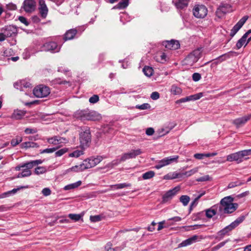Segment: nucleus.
Returning a JSON list of instances; mask_svg holds the SVG:
<instances>
[{
	"instance_id": "09e8293b",
	"label": "nucleus",
	"mask_w": 251,
	"mask_h": 251,
	"mask_svg": "<svg viewBox=\"0 0 251 251\" xmlns=\"http://www.w3.org/2000/svg\"><path fill=\"white\" fill-rule=\"evenodd\" d=\"M91 158L93 160L92 161L94 162L95 166L100 163L102 160V157L101 156H98L96 157H91Z\"/></svg>"
},
{
	"instance_id": "e433bc0d",
	"label": "nucleus",
	"mask_w": 251,
	"mask_h": 251,
	"mask_svg": "<svg viewBox=\"0 0 251 251\" xmlns=\"http://www.w3.org/2000/svg\"><path fill=\"white\" fill-rule=\"evenodd\" d=\"M244 184V182L242 181H240V180H237V181H234V182H231L228 184L227 188L229 189L233 188L236 186H241Z\"/></svg>"
},
{
	"instance_id": "e2e57ef3",
	"label": "nucleus",
	"mask_w": 251,
	"mask_h": 251,
	"mask_svg": "<svg viewBox=\"0 0 251 251\" xmlns=\"http://www.w3.org/2000/svg\"><path fill=\"white\" fill-rule=\"evenodd\" d=\"M37 131V130L36 128H26L25 130V132L26 134H33L36 133Z\"/></svg>"
},
{
	"instance_id": "dca6fc26",
	"label": "nucleus",
	"mask_w": 251,
	"mask_h": 251,
	"mask_svg": "<svg viewBox=\"0 0 251 251\" xmlns=\"http://www.w3.org/2000/svg\"><path fill=\"white\" fill-rule=\"evenodd\" d=\"M39 10L41 17L45 18L48 13V8L44 0H39Z\"/></svg>"
},
{
	"instance_id": "473e14b6",
	"label": "nucleus",
	"mask_w": 251,
	"mask_h": 251,
	"mask_svg": "<svg viewBox=\"0 0 251 251\" xmlns=\"http://www.w3.org/2000/svg\"><path fill=\"white\" fill-rule=\"evenodd\" d=\"M43 162V160L41 159L35 160L33 161H30L27 162V167L29 168H32L35 166H37L39 164H41Z\"/></svg>"
},
{
	"instance_id": "cd10ccee",
	"label": "nucleus",
	"mask_w": 251,
	"mask_h": 251,
	"mask_svg": "<svg viewBox=\"0 0 251 251\" xmlns=\"http://www.w3.org/2000/svg\"><path fill=\"white\" fill-rule=\"evenodd\" d=\"M21 146L22 148L24 149L38 148L39 147L37 143L33 142H25L23 143Z\"/></svg>"
},
{
	"instance_id": "680f3d73",
	"label": "nucleus",
	"mask_w": 251,
	"mask_h": 251,
	"mask_svg": "<svg viewBox=\"0 0 251 251\" xmlns=\"http://www.w3.org/2000/svg\"><path fill=\"white\" fill-rule=\"evenodd\" d=\"M116 186H117V188L118 189H123L125 187H130L131 186V184L129 183H124L117 184Z\"/></svg>"
},
{
	"instance_id": "79ce46f5",
	"label": "nucleus",
	"mask_w": 251,
	"mask_h": 251,
	"mask_svg": "<svg viewBox=\"0 0 251 251\" xmlns=\"http://www.w3.org/2000/svg\"><path fill=\"white\" fill-rule=\"evenodd\" d=\"M162 44L167 50H171L173 48V39L170 41H165L163 42Z\"/></svg>"
},
{
	"instance_id": "5701e85b",
	"label": "nucleus",
	"mask_w": 251,
	"mask_h": 251,
	"mask_svg": "<svg viewBox=\"0 0 251 251\" xmlns=\"http://www.w3.org/2000/svg\"><path fill=\"white\" fill-rule=\"evenodd\" d=\"M183 52V50L181 49L179 42L178 40H174V55L178 56Z\"/></svg>"
},
{
	"instance_id": "20e7f679",
	"label": "nucleus",
	"mask_w": 251,
	"mask_h": 251,
	"mask_svg": "<svg viewBox=\"0 0 251 251\" xmlns=\"http://www.w3.org/2000/svg\"><path fill=\"white\" fill-rule=\"evenodd\" d=\"M200 50H197L190 53L183 61L182 64L187 67H192L201 57Z\"/></svg>"
},
{
	"instance_id": "ddd939ff",
	"label": "nucleus",
	"mask_w": 251,
	"mask_h": 251,
	"mask_svg": "<svg viewBox=\"0 0 251 251\" xmlns=\"http://www.w3.org/2000/svg\"><path fill=\"white\" fill-rule=\"evenodd\" d=\"M36 3L34 0H25L23 2V7L27 13H31L34 11L36 8Z\"/></svg>"
},
{
	"instance_id": "774afa93",
	"label": "nucleus",
	"mask_w": 251,
	"mask_h": 251,
	"mask_svg": "<svg viewBox=\"0 0 251 251\" xmlns=\"http://www.w3.org/2000/svg\"><path fill=\"white\" fill-rule=\"evenodd\" d=\"M52 82L53 84H65L67 82L65 80H62L60 78H56L52 81Z\"/></svg>"
},
{
	"instance_id": "c9c22d12",
	"label": "nucleus",
	"mask_w": 251,
	"mask_h": 251,
	"mask_svg": "<svg viewBox=\"0 0 251 251\" xmlns=\"http://www.w3.org/2000/svg\"><path fill=\"white\" fill-rule=\"evenodd\" d=\"M47 170L45 167L39 166L35 169L34 173L37 175L43 174L47 172Z\"/></svg>"
},
{
	"instance_id": "f704fd0d",
	"label": "nucleus",
	"mask_w": 251,
	"mask_h": 251,
	"mask_svg": "<svg viewBox=\"0 0 251 251\" xmlns=\"http://www.w3.org/2000/svg\"><path fill=\"white\" fill-rule=\"evenodd\" d=\"M173 197V189H170L163 197V201L164 202L168 201L171 200Z\"/></svg>"
},
{
	"instance_id": "6ab92c4d",
	"label": "nucleus",
	"mask_w": 251,
	"mask_h": 251,
	"mask_svg": "<svg viewBox=\"0 0 251 251\" xmlns=\"http://www.w3.org/2000/svg\"><path fill=\"white\" fill-rule=\"evenodd\" d=\"M251 118V115H247L243 117L237 118L234 120L232 123L237 127H240L244 125Z\"/></svg>"
},
{
	"instance_id": "423d86ee",
	"label": "nucleus",
	"mask_w": 251,
	"mask_h": 251,
	"mask_svg": "<svg viewBox=\"0 0 251 251\" xmlns=\"http://www.w3.org/2000/svg\"><path fill=\"white\" fill-rule=\"evenodd\" d=\"M142 153L140 149L132 150L130 152L123 154L120 159H117L112 161V164L117 165L122 162H124L127 159L134 158L137 156Z\"/></svg>"
},
{
	"instance_id": "603ef678",
	"label": "nucleus",
	"mask_w": 251,
	"mask_h": 251,
	"mask_svg": "<svg viewBox=\"0 0 251 251\" xmlns=\"http://www.w3.org/2000/svg\"><path fill=\"white\" fill-rule=\"evenodd\" d=\"M168 226V224H166V221H162L158 223L157 230H160L162 228L164 227H167Z\"/></svg>"
},
{
	"instance_id": "bf43d9fd",
	"label": "nucleus",
	"mask_w": 251,
	"mask_h": 251,
	"mask_svg": "<svg viewBox=\"0 0 251 251\" xmlns=\"http://www.w3.org/2000/svg\"><path fill=\"white\" fill-rule=\"evenodd\" d=\"M226 241L222 242L220 243L219 244H218L217 245H216V246L212 248V251H216L219 250V249H220L221 248L223 247L226 244Z\"/></svg>"
},
{
	"instance_id": "49530a36",
	"label": "nucleus",
	"mask_w": 251,
	"mask_h": 251,
	"mask_svg": "<svg viewBox=\"0 0 251 251\" xmlns=\"http://www.w3.org/2000/svg\"><path fill=\"white\" fill-rule=\"evenodd\" d=\"M120 21L124 24L126 22L130 21V19L128 17V14L126 13H123L120 16Z\"/></svg>"
},
{
	"instance_id": "a19ab883",
	"label": "nucleus",
	"mask_w": 251,
	"mask_h": 251,
	"mask_svg": "<svg viewBox=\"0 0 251 251\" xmlns=\"http://www.w3.org/2000/svg\"><path fill=\"white\" fill-rule=\"evenodd\" d=\"M155 173L153 171H150L143 174L142 177L144 179H148L152 178L154 176Z\"/></svg>"
},
{
	"instance_id": "2eb2a0df",
	"label": "nucleus",
	"mask_w": 251,
	"mask_h": 251,
	"mask_svg": "<svg viewBox=\"0 0 251 251\" xmlns=\"http://www.w3.org/2000/svg\"><path fill=\"white\" fill-rule=\"evenodd\" d=\"M248 18L249 17L248 16H245L238 22V23L233 27L231 30L230 35L231 36H234V35L244 25Z\"/></svg>"
},
{
	"instance_id": "a18cd8bd",
	"label": "nucleus",
	"mask_w": 251,
	"mask_h": 251,
	"mask_svg": "<svg viewBox=\"0 0 251 251\" xmlns=\"http://www.w3.org/2000/svg\"><path fill=\"white\" fill-rule=\"evenodd\" d=\"M31 168H25V169H23L22 173V176H24L25 177L29 176L31 175V172L30 170Z\"/></svg>"
},
{
	"instance_id": "2f4dec72",
	"label": "nucleus",
	"mask_w": 251,
	"mask_h": 251,
	"mask_svg": "<svg viewBox=\"0 0 251 251\" xmlns=\"http://www.w3.org/2000/svg\"><path fill=\"white\" fill-rule=\"evenodd\" d=\"M84 151L83 150H76L70 153L69 154V156L71 157H78L81 155L83 154Z\"/></svg>"
},
{
	"instance_id": "8fccbe9b",
	"label": "nucleus",
	"mask_w": 251,
	"mask_h": 251,
	"mask_svg": "<svg viewBox=\"0 0 251 251\" xmlns=\"http://www.w3.org/2000/svg\"><path fill=\"white\" fill-rule=\"evenodd\" d=\"M22 141V137L13 139L11 141V144L13 147H15Z\"/></svg>"
},
{
	"instance_id": "1a4fd4ad",
	"label": "nucleus",
	"mask_w": 251,
	"mask_h": 251,
	"mask_svg": "<svg viewBox=\"0 0 251 251\" xmlns=\"http://www.w3.org/2000/svg\"><path fill=\"white\" fill-rule=\"evenodd\" d=\"M207 8L202 4L196 5L193 9V15L197 18H204L207 15Z\"/></svg>"
},
{
	"instance_id": "aec40b11",
	"label": "nucleus",
	"mask_w": 251,
	"mask_h": 251,
	"mask_svg": "<svg viewBox=\"0 0 251 251\" xmlns=\"http://www.w3.org/2000/svg\"><path fill=\"white\" fill-rule=\"evenodd\" d=\"M198 239L199 236L198 235H194L179 244L178 247H185L191 245L192 244L195 243Z\"/></svg>"
},
{
	"instance_id": "6e6d98bb",
	"label": "nucleus",
	"mask_w": 251,
	"mask_h": 251,
	"mask_svg": "<svg viewBox=\"0 0 251 251\" xmlns=\"http://www.w3.org/2000/svg\"><path fill=\"white\" fill-rule=\"evenodd\" d=\"M246 41L240 38L236 43V47L237 49H240L245 43Z\"/></svg>"
},
{
	"instance_id": "b1692460",
	"label": "nucleus",
	"mask_w": 251,
	"mask_h": 251,
	"mask_svg": "<svg viewBox=\"0 0 251 251\" xmlns=\"http://www.w3.org/2000/svg\"><path fill=\"white\" fill-rule=\"evenodd\" d=\"M26 111L22 110H15L12 115V118L16 120L21 119L25 114Z\"/></svg>"
},
{
	"instance_id": "4c0bfd02",
	"label": "nucleus",
	"mask_w": 251,
	"mask_h": 251,
	"mask_svg": "<svg viewBox=\"0 0 251 251\" xmlns=\"http://www.w3.org/2000/svg\"><path fill=\"white\" fill-rule=\"evenodd\" d=\"M83 170H84V169H83L82 164H81L79 165H75V166L72 167L71 168H69L68 170V172L74 171V172H81Z\"/></svg>"
},
{
	"instance_id": "4be33fe9",
	"label": "nucleus",
	"mask_w": 251,
	"mask_h": 251,
	"mask_svg": "<svg viewBox=\"0 0 251 251\" xmlns=\"http://www.w3.org/2000/svg\"><path fill=\"white\" fill-rule=\"evenodd\" d=\"M28 186H21L18 188H14L12 190L4 192L0 195V199L4 198L9 197L10 195H14L16 194L18 191H19L21 189L23 188H27Z\"/></svg>"
},
{
	"instance_id": "37998d69",
	"label": "nucleus",
	"mask_w": 251,
	"mask_h": 251,
	"mask_svg": "<svg viewBox=\"0 0 251 251\" xmlns=\"http://www.w3.org/2000/svg\"><path fill=\"white\" fill-rule=\"evenodd\" d=\"M68 217L71 220L76 222L79 221L81 218V216L80 214H69Z\"/></svg>"
},
{
	"instance_id": "a211bd4d",
	"label": "nucleus",
	"mask_w": 251,
	"mask_h": 251,
	"mask_svg": "<svg viewBox=\"0 0 251 251\" xmlns=\"http://www.w3.org/2000/svg\"><path fill=\"white\" fill-rule=\"evenodd\" d=\"M202 96L201 93L191 95L186 98L180 99L176 101V104H179L182 102H185L188 101L195 100L200 99Z\"/></svg>"
},
{
	"instance_id": "9b49d317",
	"label": "nucleus",
	"mask_w": 251,
	"mask_h": 251,
	"mask_svg": "<svg viewBox=\"0 0 251 251\" xmlns=\"http://www.w3.org/2000/svg\"><path fill=\"white\" fill-rule=\"evenodd\" d=\"M1 31L7 38L15 36L17 33V29L15 26L13 25H7L0 29Z\"/></svg>"
},
{
	"instance_id": "4d7b16f0",
	"label": "nucleus",
	"mask_w": 251,
	"mask_h": 251,
	"mask_svg": "<svg viewBox=\"0 0 251 251\" xmlns=\"http://www.w3.org/2000/svg\"><path fill=\"white\" fill-rule=\"evenodd\" d=\"M201 78V75L199 73H195L192 75V79L194 81H198Z\"/></svg>"
},
{
	"instance_id": "ea45409f",
	"label": "nucleus",
	"mask_w": 251,
	"mask_h": 251,
	"mask_svg": "<svg viewBox=\"0 0 251 251\" xmlns=\"http://www.w3.org/2000/svg\"><path fill=\"white\" fill-rule=\"evenodd\" d=\"M179 200L184 206H186L188 204L190 201V198L188 196L183 195L180 197Z\"/></svg>"
},
{
	"instance_id": "58836bf2",
	"label": "nucleus",
	"mask_w": 251,
	"mask_h": 251,
	"mask_svg": "<svg viewBox=\"0 0 251 251\" xmlns=\"http://www.w3.org/2000/svg\"><path fill=\"white\" fill-rule=\"evenodd\" d=\"M198 170H199V168L196 167V168H193V169H192L190 171H186V172H184V176L187 177H189V176H192L193 175L195 174L197 172H198Z\"/></svg>"
},
{
	"instance_id": "f03ea898",
	"label": "nucleus",
	"mask_w": 251,
	"mask_h": 251,
	"mask_svg": "<svg viewBox=\"0 0 251 251\" xmlns=\"http://www.w3.org/2000/svg\"><path fill=\"white\" fill-rule=\"evenodd\" d=\"M75 115L77 118L81 121H98L101 118L100 115L98 112L89 110L78 111Z\"/></svg>"
},
{
	"instance_id": "a878e982",
	"label": "nucleus",
	"mask_w": 251,
	"mask_h": 251,
	"mask_svg": "<svg viewBox=\"0 0 251 251\" xmlns=\"http://www.w3.org/2000/svg\"><path fill=\"white\" fill-rule=\"evenodd\" d=\"M92 160L91 157L84 160L82 163L83 169L86 170L95 167Z\"/></svg>"
},
{
	"instance_id": "f3484780",
	"label": "nucleus",
	"mask_w": 251,
	"mask_h": 251,
	"mask_svg": "<svg viewBox=\"0 0 251 251\" xmlns=\"http://www.w3.org/2000/svg\"><path fill=\"white\" fill-rule=\"evenodd\" d=\"M47 141L49 144L54 145L61 143H65L68 141L66 138L57 136H54L52 137L49 138L47 139Z\"/></svg>"
},
{
	"instance_id": "72a5a7b5",
	"label": "nucleus",
	"mask_w": 251,
	"mask_h": 251,
	"mask_svg": "<svg viewBox=\"0 0 251 251\" xmlns=\"http://www.w3.org/2000/svg\"><path fill=\"white\" fill-rule=\"evenodd\" d=\"M153 69L149 66H145L143 69V72L145 75L150 77L153 74Z\"/></svg>"
},
{
	"instance_id": "052dcab7",
	"label": "nucleus",
	"mask_w": 251,
	"mask_h": 251,
	"mask_svg": "<svg viewBox=\"0 0 251 251\" xmlns=\"http://www.w3.org/2000/svg\"><path fill=\"white\" fill-rule=\"evenodd\" d=\"M160 95L157 92H153L151 95V98L153 100H157L159 98Z\"/></svg>"
},
{
	"instance_id": "de8ad7c7",
	"label": "nucleus",
	"mask_w": 251,
	"mask_h": 251,
	"mask_svg": "<svg viewBox=\"0 0 251 251\" xmlns=\"http://www.w3.org/2000/svg\"><path fill=\"white\" fill-rule=\"evenodd\" d=\"M67 151L68 149L66 148L61 149L55 152V155L56 157L61 156L65 154Z\"/></svg>"
},
{
	"instance_id": "9d476101",
	"label": "nucleus",
	"mask_w": 251,
	"mask_h": 251,
	"mask_svg": "<svg viewBox=\"0 0 251 251\" xmlns=\"http://www.w3.org/2000/svg\"><path fill=\"white\" fill-rule=\"evenodd\" d=\"M60 47L57 45L55 42H47L42 45L41 48V51H50L51 52H59Z\"/></svg>"
},
{
	"instance_id": "39448f33",
	"label": "nucleus",
	"mask_w": 251,
	"mask_h": 251,
	"mask_svg": "<svg viewBox=\"0 0 251 251\" xmlns=\"http://www.w3.org/2000/svg\"><path fill=\"white\" fill-rule=\"evenodd\" d=\"M251 154V149L245 150L230 154L226 156V161L229 162L237 161L238 163L242 161L244 157Z\"/></svg>"
},
{
	"instance_id": "f257e3e1",
	"label": "nucleus",
	"mask_w": 251,
	"mask_h": 251,
	"mask_svg": "<svg viewBox=\"0 0 251 251\" xmlns=\"http://www.w3.org/2000/svg\"><path fill=\"white\" fill-rule=\"evenodd\" d=\"M234 199L231 196H227L222 199L220 203L218 204L221 209V215L224 214H229L234 212L238 208L237 203H233Z\"/></svg>"
},
{
	"instance_id": "338daca9",
	"label": "nucleus",
	"mask_w": 251,
	"mask_h": 251,
	"mask_svg": "<svg viewBox=\"0 0 251 251\" xmlns=\"http://www.w3.org/2000/svg\"><path fill=\"white\" fill-rule=\"evenodd\" d=\"M185 177L184 172L183 173H174V179L175 178H181Z\"/></svg>"
},
{
	"instance_id": "bb28decb",
	"label": "nucleus",
	"mask_w": 251,
	"mask_h": 251,
	"mask_svg": "<svg viewBox=\"0 0 251 251\" xmlns=\"http://www.w3.org/2000/svg\"><path fill=\"white\" fill-rule=\"evenodd\" d=\"M129 4V0H122L117 5H116L113 8L123 9L126 8Z\"/></svg>"
},
{
	"instance_id": "7ed1b4c3",
	"label": "nucleus",
	"mask_w": 251,
	"mask_h": 251,
	"mask_svg": "<svg viewBox=\"0 0 251 251\" xmlns=\"http://www.w3.org/2000/svg\"><path fill=\"white\" fill-rule=\"evenodd\" d=\"M245 219V216H241L238 217L236 220L231 223L229 225L226 226L223 229L219 231L217 233V238H219V240L222 239L226 235L237 227L240 223L243 222Z\"/></svg>"
},
{
	"instance_id": "f8f14e48",
	"label": "nucleus",
	"mask_w": 251,
	"mask_h": 251,
	"mask_svg": "<svg viewBox=\"0 0 251 251\" xmlns=\"http://www.w3.org/2000/svg\"><path fill=\"white\" fill-rule=\"evenodd\" d=\"M231 11V6L228 4H221L216 11V16L219 18H222L225 14Z\"/></svg>"
},
{
	"instance_id": "864d4df0",
	"label": "nucleus",
	"mask_w": 251,
	"mask_h": 251,
	"mask_svg": "<svg viewBox=\"0 0 251 251\" xmlns=\"http://www.w3.org/2000/svg\"><path fill=\"white\" fill-rule=\"evenodd\" d=\"M99 100V97L97 95H94L91 98H90L89 101L90 103H95L98 102Z\"/></svg>"
},
{
	"instance_id": "393cba45",
	"label": "nucleus",
	"mask_w": 251,
	"mask_h": 251,
	"mask_svg": "<svg viewBox=\"0 0 251 251\" xmlns=\"http://www.w3.org/2000/svg\"><path fill=\"white\" fill-rule=\"evenodd\" d=\"M77 33L75 29L68 30L64 35V39L65 41L73 39Z\"/></svg>"
},
{
	"instance_id": "13d9d810",
	"label": "nucleus",
	"mask_w": 251,
	"mask_h": 251,
	"mask_svg": "<svg viewBox=\"0 0 251 251\" xmlns=\"http://www.w3.org/2000/svg\"><path fill=\"white\" fill-rule=\"evenodd\" d=\"M210 180V177L208 175H205L204 176L200 177L196 179L197 181H206Z\"/></svg>"
},
{
	"instance_id": "0e129e2a",
	"label": "nucleus",
	"mask_w": 251,
	"mask_h": 251,
	"mask_svg": "<svg viewBox=\"0 0 251 251\" xmlns=\"http://www.w3.org/2000/svg\"><path fill=\"white\" fill-rule=\"evenodd\" d=\"M42 193L45 196H48L50 195L51 191L48 188H45L42 190Z\"/></svg>"
},
{
	"instance_id": "412c9836",
	"label": "nucleus",
	"mask_w": 251,
	"mask_h": 251,
	"mask_svg": "<svg viewBox=\"0 0 251 251\" xmlns=\"http://www.w3.org/2000/svg\"><path fill=\"white\" fill-rule=\"evenodd\" d=\"M173 161V157H166L162 160L159 161L158 164L155 166V168L157 169H160L161 168L167 165L171 164Z\"/></svg>"
},
{
	"instance_id": "0eeeda50",
	"label": "nucleus",
	"mask_w": 251,
	"mask_h": 251,
	"mask_svg": "<svg viewBox=\"0 0 251 251\" xmlns=\"http://www.w3.org/2000/svg\"><path fill=\"white\" fill-rule=\"evenodd\" d=\"M80 146L83 149L88 147L91 141V136L89 129L87 127L79 134Z\"/></svg>"
},
{
	"instance_id": "7c9ffc66",
	"label": "nucleus",
	"mask_w": 251,
	"mask_h": 251,
	"mask_svg": "<svg viewBox=\"0 0 251 251\" xmlns=\"http://www.w3.org/2000/svg\"><path fill=\"white\" fill-rule=\"evenodd\" d=\"M21 84L22 85V91H24V88H28L30 87L31 84L25 80H21L16 82V86Z\"/></svg>"
},
{
	"instance_id": "3c124183",
	"label": "nucleus",
	"mask_w": 251,
	"mask_h": 251,
	"mask_svg": "<svg viewBox=\"0 0 251 251\" xmlns=\"http://www.w3.org/2000/svg\"><path fill=\"white\" fill-rule=\"evenodd\" d=\"M90 219L92 222H99L101 220V216L100 215L91 216Z\"/></svg>"
},
{
	"instance_id": "6e6552de",
	"label": "nucleus",
	"mask_w": 251,
	"mask_h": 251,
	"mask_svg": "<svg viewBox=\"0 0 251 251\" xmlns=\"http://www.w3.org/2000/svg\"><path fill=\"white\" fill-rule=\"evenodd\" d=\"M33 93L37 98H45L50 94V90L46 86L39 85L34 88Z\"/></svg>"
},
{
	"instance_id": "4468645a",
	"label": "nucleus",
	"mask_w": 251,
	"mask_h": 251,
	"mask_svg": "<svg viewBox=\"0 0 251 251\" xmlns=\"http://www.w3.org/2000/svg\"><path fill=\"white\" fill-rule=\"evenodd\" d=\"M221 209L219 206L218 204H216L212 206L210 208L205 210L206 216L208 218H212L213 216L216 214L221 215Z\"/></svg>"
},
{
	"instance_id": "69168bd1",
	"label": "nucleus",
	"mask_w": 251,
	"mask_h": 251,
	"mask_svg": "<svg viewBox=\"0 0 251 251\" xmlns=\"http://www.w3.org/2000/svg\"><path fill=\"white\" fill-rule=\"evenodd\" d=\"M27 162L21 164L15 167L16 171H20L23 168H28Z\"/></svg>"
},
{
	"instance_id": "c756f323",
	"label": "nucleus",
	"mask_w": 251,
	"mask_h": 251,
	"mask_svg": "<svg viewBox=\"0 0 251 251\" xmlns=\"http://www.w3.org/2000/svg\"><path fill=\"white\" fill-rule=\"evenodd\" d=\"M81 183H82L81 181L80 180H79L75 183L70 184H68V185L65 186L64 187V189L65 190H71V189H74L75 188H77L78 187H79L81 184Z\"/></svg>"
},
{
	"instance_id": "c03bdc74",
	"label": "nucleus",
	"mask_w": 251,
	"mask_h": 251,
	"mask_svg": "<svg viewBox=\"0 0 251 251\" xmlns=\"http://www.w3.org/2000/svg\"><path fill=\"white\" fill-rule=\"evenodd\" d=\"M135 108L140 110L149 109L151 108V105L147 103H143L141 105H137Z\"/></svg>"
},
{
	"instance_id": "5fc2aeb1",
	"label": "nucleus",
	"mask_w": 251,
	"mask_h": 251,
	"mask_svg": "<svg viewBox=\"0 0 251 251\" xmlns=\"http://www.w3.org/2000/svg\"><path fill=\"white\" fill-rule=\"evenodd\" d=\"M56 148H49V149H46L43 150H42L40 151L41 153H52L55 151L56 150Z\"/></svg>"
},
{
	"instance_id": "c85d7f7f",
	"label": "nucleus",
	"mask_w": 251,
	"mask_h": 251,
	"mask_svg": "<svg viewBox=\"0 0 251 251\" xmlns=\"http://www.w3.org/2000/svg\"><path fill=\"white\" fill-rule=\"evenodd\" d=\"M189 0H178L175 4L176 6L177 9H183L187 6Z\"/></svg>"
}]
</instances>
